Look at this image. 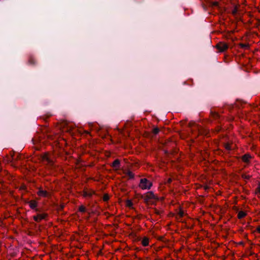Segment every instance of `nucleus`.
<instances>
[{
    "instance_id": "obj_22",
    "label": "nucleus",
    "mask_w": 260,
    "mask_h": 260,
    "mask_svg": "<svg viewBox=\"0 0 260 260\" xmlns=\"http://www.w3.org/2000/svg\"><path fill=\"white\" fill-rule=\"evenodd\" d=\"M242 177H243V178H245V179H249V176H247V175H243L242 176Z\"/></svg>"
},
{
    "instance_id": "obj_7",
    "label": "nucleus",
    "mask_w": 260,
    "mask_h": 260,
    "mask_svg": "<svg viewBox=\"0 0 260 260\" xmlns=\"http://www.w3.org/2000/svg\"><path fill=\"white\" fill-rule=\"evenodd\" d=\"M149 239L147 237H144L142 240V244L144 246H147L149 245Z\"/></svg>"
},
{
    "instance_id": "obj_21",
    "label": "nucleus",
    "mask_w": 260,
    "mask_h": 260,
    "mask_svg": "<svg viewBox=\"0 0 260 260\" xmlns=\"http://www.w3.org/2000/svg\"><path fill=\"white\" fill-rule=\"evenodd\" d=\"M256 231L257 233H260V226H258L256 228Z\"/></svg>"
},
{
    "instance_id": "obj_8",
    "label": "nucleus",
    "mask_w": 260,
    "mask_h": 260,
    "mask_svg": "<svg viewBox=\"0 0 260 260\" xmlns=\"http://www.w3.org/2000/svg\"><path fill=\"white\" fill-rule=\"evenodd\" d=\"M29 205L31 209H35L37 206V203L35 200H31L29 202Z\"/></svg>"
},
{
    "instance_id": "obj_12",
    "label": "nucleus",
    "mask_w": 260,
    "mask_h": 260,
    "mask_svg": "<svg viewBox=\"0 0 260 260\" xmlns=\"http://www.w3.org/2000/svg\"><path fill=\"white\" fill-rule=\"evenodd\" d=\"M152 132L154 135H156L159 132V129L157 127L154 128L153 129Z\"/></svg>"
},
{
    "instance_id": "obj_18",
    "label": "nucleus",
    "mask_w": 260,
    "mask_h": 260,
    "mask_svg": "<svg viewBox=\"0 0 260 260\" xmlns=\"http://www.w3.org/2000/svg\"><path fill=\"white\" fill-rule=\"evenodd\" d=\"M225 147L227 150H230L231 149V147L229 144H226Z\"/></svg>"
},
{
    "instance_id": "obj_11",
    "label": "nucleus",
    "mask_w": 260,
    "mask_h": 260,
    "mask_svg": "<svg viewBox=\"0 0 260 260\" xmlns=\"http://www.w3.org/2000/svg\"><path fill=\"white\" fill-rule=\"evenodd\" d=\"M79 210L81 212H84L85 211V207L82 205L79 207Z\"/></svg>"
},
{
    "instance_id": "obj_3",
    "label": "nucleus",
    "mask_w": 260,
    "mask_h": 260,
    "mask_svg": "<svg viewBox=\"0 0 260 260\" xmlns=\"http://www.w3.org/2000/svg\"><path fill=\"white\" fill-rule=\"evenodd\" d=\"M46 216L45 214H40L37 216H34V219L37 222L41 221L42 219H45Z\"/></svg>"
},
{
    "instance_id": "obj_9",
    "label": "nucleus",
    "mask_w": 260,
    "mask_h": 260,
    "mask_svg": "<svg viewBox=\"0 0 260 260\" xmlns=\"http://www.w3.org/2000/svg\"><path fill=\"white\" fill-rule=\"evenodd\" d=\"M250 158H251L250 155L248 154H245L244 155H243L242 156V160L244 162L249 161V160H250Z\"/></svg>"
},
{
    "instance_id": "obj_24",
    "label": "nucleus",
    "mask_w": 260,
    "mask_h": 260,
    "mask_svg": "<svg viewBox=\"0 0 260 260\" xmlns=\"http://www.w3.org/2000/svg\"><path fill=\"white\" fill-rule=\"evenodd\" d=\"M179 214H180V216H182L183 215V213L182 211H180L179 212Z\"/></svg>"
},
{
    "instance_id": "obj_5",
    "label": "nucleus",
    "mask_w": 260,
    "mask_h": 260,
    "mask_svg": "<svg viewBox=\"0 0 260 260\" xmlns=\"http://www.w3.org/2000/svg\"><path fill=\"white\" fill-rule=\"evenodd\" d=\"M94 193V191L91 190H84L83 191L84 197H90Z\"/></svg>"
},
{
    "instance_id": "obj_17",
    "label": "nucleus",
    "mask_w": 260,
    "mask_h": 260,
    "mask_svg": "<svg viewBox=\"0 0 260 260\" xmlns=\"http://www.w3.org/2000/svg\"><path fill=\"white\" fill-rule=\"evenodd\" d=\"M126 205L128 207H131L132 205V203L131 201L129 200H128L127 202H126Z\"/></svg>"
},
{
    "instance_id": "obj_13",
    "label": "nucleus",
    "mask_w": 260,
    "mask_h": 260,
    "mask_svg": "<svg viewBox=\"0 0 260 260\" xmlns=\"http://www.w3.org/2000/svg\"><path fill=\"white\" fill-rule=\"evenodd\" d=\"M109 199V196L108 194H104V196L103 197V200L104 201H107Z\"/></svg>"
},
{
    "instance_id": "obj_2",
    "label": "nucleus",
    "mask_w": 260,
    "mask_h": 260,
    "mask_svg": "<svg viewBox=\"0 0 260 260\" xmlns=\"http://www.w3.org/2000/svg\"><path fill=\"white\" fill-rule=\"evenodd\" d=\"M216 47L219 52H223L228 48V46L224 42H219L216 45Z\"/></svg>"
},
{
    "instance_id": "obj_23",
    "label": "nucleus",
    "mask_w": 260,
    "mask_h": 260,
    "mask_svg": "<svg viewBox=\"0 0 260 260\" xmlns=\"http://www.w3.org/2000/svg\"><path fill=\"white\" fill-rule=\"evenodd\" d=\"M240 45H241V46L242 47H247V46H248V45H246V44H241Z\"/></svg>"
},
{
    "instance_id": "obj_1",
    "label": "nucleus",
    "mask_w": 260,
    "mask_h": 260,
    "mask_svg": "<svg viewBox=\"0 0 260 260\" xmlns=\"http://www.w3.org/2000/svg\"><path fill=\"white\" fill-rule=\"evenodd\" d=\"M151 186L152 183L150 181L146 178L141 179L139 186L142 189H149Z\"/></svg>"
},
{
    "instance_id": "obj_4",
    "label": "nucleus",
    "mask_w": 260,
    "mask_h": 260,
    "mask_svg": "<svg viewBox=\"0 0 260 260\" xmlns=\"http://www.w3.org/2000/svg\"><path fill=\"white\" fill-rule=\"evenodd\" d=\"M38 196H39L40 197H48L49 196V193L48 192L45 191V190H43L42 189H39V190L38 191Z\"/></svg>"
},
{
    "instance_id": "obj_10",
    "label": "nucleus",
    "mask_w": 260,
    "mask_h": 260,
    "mask_svg": "<svg viewBox=\"0 0 260 260\" xmlns=\"http://www.w3.org/2000/svg\"><path fill=\"white\" fill-rule=\"evenodd\" d=\"M246 216V213L244 211H239L238 214V217L239 219L242 218Z\"/></svg>"
},
{
    "instance_id": "obj_16",
    "label": "nucleus",
    "mask_w": 260,
    "mask_h": 260,
    "mask_svg": "<svg viewBox=\"0 0 260 260\" xmlns=\"http://www.w3.org/2000/svg\"><path fill=\"white\" fill-rule=\"evenodd\" d=\"M43 160H48V154H45L44 155V156L43 157Z\"/></svg>"
},
{
    "instance_id": "obj_14",
    "label": "nucleus",
    "mask_w": 260,
    "mask_h": 260,
    "mask_svg": "<svg viewBox=\"0 0 260 260\" xmlns=\"http://www.w3.org/2000/svg\"><path fill=\"white\" fill-rule=\"evenodd\" d=\"M127 174L130 178H132L134 177V174L132 172H131L130 171H128Z\"/></svg>"
},
{
    "instance_id": "obj_19",
    "label": "nucleus",
    "mask_w": 260,
    "mask_h": 260,
    "mask_svg": "<svg viewBox=\"0 0 260 260\" xmlns=\"http://www.w3.org/2000/svg\"><path fill=\"white\" fill-rule=\"evenodd\" d=\"M256 193H260V183L258 184V186L256 190Z\"/></svg>"
},
{
    "instance_id": "obj_20",
    "label": "nucleus",
    "mask_w": 260,
    "mask_h": 260,
    "mask_svg": "<svg viewBox=\"0 0 260 260\" xmlns=\"http://www.w3.org/2000/svg\"><path fill=\"white\" fill-rule=\"evenodd\" d=\"M237 8H235L233 10L232 13H233V14H236V13H237Z\"/></svg>"
},
{
    "instance_id": "obj_6",
    "label": "nucleus",
    "mask_w": 260,
    "mask_h": 260,
    "mask_svg": "<svg viewBox=\"0 0 260 260\" xmlns=\"http://www.w3.org/2000/svg\"><path fill=\"white\" fill-rule=\"evenodd\" d=\"M119 165L120 161L118 159L115 160L112 164L113 167L116 170H117L119 168Z\"/></svg>"
},
{
    "instance_id": "obj_15",
    "label": "nucleus",
    "mask_w": 260,
    "mask_h": 260,
    "mask_svg": "<svg viewBox=\"0 0 260 260\" xmlns=\"http://www.w3.org/2000/svg\"><path fill=\"white\" fill-rule=\"evenodd\" d=\"M148 196L151 198H154V194L152 192H148Z\"/></svg>"
},
{
    "instance_id": "obj_25",
    "label": "nucleus",
    "mask_w": 260,
    "mask_h": 260,
    "mask_svg": "<svg viewBox=\"0 0 260 260\" xmlns=\"http://www.w3.org/2000/svg\"><path fill=\"white\" fill-rule=\"evenodd\" d=\"M171 181H172L171 179V178H169V179H168V183H170V182H171Z\"/></svg>"
}]
</instances>
